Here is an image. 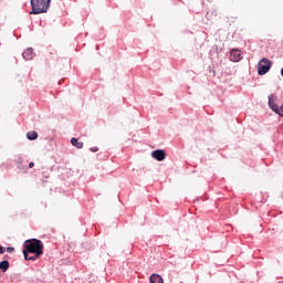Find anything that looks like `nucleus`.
Returning a JSON list of instances; mask_svg holds the SVG:
<instances>
[{
    "label": "nucleus",
    "mask_w": 283,
    "mask_h": 283,
    "mask_svg": "<svg viewBox=\"0 0 283 283\" xmlns=\"http://www.w3.org/2000/svg\"><path fill=\"white\" fill-rule=\"evenodd\" d=\"M50 3L52 0H31L30 14H43L50 10Z\"/></svg>",
    "instance_id": "nucleus-1"
},
{
    "label": "nucleus",
    "mask_w": 283,
    "mask_h": 283,
    "mask_svg": "<svg viewBox=\"0 0 283 283\" xmlns=\"http://www.w3.org/2000/svg\"><path fill=\"white\" fill-rule=\"evenodd\" d=\"M24 260H39L43 255V249H23Z\"/></svg>",
    "instance_id": "nucleus-2"
},
{
    "label": "nucleus",
    "mask_w": 283,
    "mask_h": 283,
    "mask_svg": "<svg viewBox=\"0 0 283 283\" xmlns=\"http://www.w3.org/2000/svg\"><path fill=\"white\" fill-rule=\"evenodd\" d=\"M271 61L266 57L262 59L258 64V74L259 76H264L271 70Z\"/></svg>",
    "instance_id": "nucleus-3"
},
{
    "label": "nucleus",
    "mask_w": 283,
    "mask_h": 283,
    "mask_svg": "<svg viewBox=\"0 0 283 283\" xmlns=\"http://www.w3.org/2000/svg\"><path fill=\"white\" fill-rule=\"evenodd\" d=\"M269 107L272 108V112H275V114H279V116L283 117V104L280 108H277V105L275 104V95L273 94L269 95Z\"/></svg>",
    "instance_id": "nucleus-4"
},
{
    "label": "nucleus",
    "mask_w": 283,
    "mask_h": 283,
    "mask_svg": "<svg viewBox=\"0 0 283 283\" xmlns=\"http://www.w3.org/2000/svg\"><path fill=\"white\" fill-rule=\"evenodd\" d=\"M24 249H43V243L39 239H29L24 241Z\"/></svg>",
    "instance_id": "nucleus-5"
},
{
    "label": "nucleus",
    "mask_w": 283,
    "mask_h": 283,
    "mask_svg": "<svg viewBox=\"0 0 283 283\" xmlns=\"http://www.w3.org/2000/svg\"><path fill=\"white\" fill-rule=\"evenodd\" d=\"M151 157L155 158V160L163 163V160L167 158V154H165V150L163 149H157L151 153Z\"/></svg>",
    "instance_id": "nucleus-6"
},
{
    "label": "nucleus",
    "mask_w": 283,
    "mask_h": 283,
    "mask_svg": "<svg viewBox=\"0 0 283 283\" xmlns=\"http://www.w3.org/2000/svg\"><path fill=\"white\" fill-rule=\"evenodd\" d=\"M241 54H240V50L238 49H232L230 51V61H233V63H238V61H241Z\"/></svg>",
    "instance_id": "nucleus-7"
},
{
    "label": "nucleus",
    "mask_w": 283,
    "mask_h": 283,
    "mask_svg": "<svg viewBox=\"0 0 283 283\" xmlns=\"http://www.w3.org/2000/svg\"><path fill=\"white\" fill-rule=\"evenodd\" d=\"M32 54H33V50L32 48H29L22 53V56L23 59H25V61H32L33 59Z\"/></svg>",
    "instance_id": "nucleus-8"
},
{
    "label": "nucleus",
    "mask_w": 283,
    "mask_h": 283,
    "mask_svg": "<svg viewBox=\"0 0 283 283\" xmlns=\"http://www.w3.org/2000/svg\"><path fill=\"white\" fill-rule=\"evenodd\" d=\"M71 145H73V147H76L77 149H83V142H78V139L75 137L71 139Z\"/></svg>",
    "instance_id": "nucleus-9"
},
{
    "label": "nucleus",
    "mask_w": 283,
    "mask_h": 283,
    "mask_svg": "<svg viewBox=\"0 0 283 283\" xmlns=\"http://www.w3.org/2000/svg\"><path fill=\"white\" fill-rule=\"evenodd\" d=\"M150 283H164L163 277L158 274L150 275Z\"/></svg>",
    "instance_id": "nucleus-10"
},
{
    "label": "nucleus",
    "mask_w": 283,
    "mask_h": 283,
    "mask_svg": "<svg viewBox=\"0 0 283 283\" xmlns=\"http://www.w3.org/2000/svg\"><path fill=\"white\" fill-rule=\"evenodd\" d=\"M27 138L29 140H36L39 138V134L34 130H31L27 134Z\"/></svg>",
    "instance_id": "nucleus-11"
},
{
    "label": "nucleus",
    "mask_w": 283,
    "mask_h": 283,
    "mask_svg": "<svg viewBox=\"0 0 283 283\" xmlns=\"http://www.w3.org/2000/svg\"><path fill=\"white\" fill-rule=\"evenodd\" d=\"M8 269H10V262H8V261L0 262V270L3 271V273H6V271H8Z\"/></svg>",
    "instance_id": "nucleus-12"
},
{
    "label": "nucleus",
    "mask_w": 283,
    "mask_h": 283,
    "mask_svg": "<svg viewBox=\"0 0 283 283\" xmlns=\"http://www.w3.org/2000/svg\"><path fill=\"white\" fill-rule=\"evenodd\" d=\"M91 151H93V153L98 151V147H92V148H91Z\"/></svg>",
    "instance_id": "nucleus-13"
},
{
    "label": "nucleus",
    "mask_w": 283,
    "mask_h": 283,
    "mask_svg": "<svg viewBox=\"0 0 283 283\" xmlns=\"http://www.w3.org/2000/svg\"><path fill=\"white\" fill-rule=\"evenodd\" d=\"M18 164H19V165H22V164H23V158L20 157V158L18 159Z\"/></svg>",
    "instance_id": "nucleus-14"
},
{
    "label": "nucleus",
    "mask_w": 283,
    "mask_h": 283,
    "mask_svg": "<svg viewBox=\"0 0 283 283\" xmlns=\"http://www.w3.org/2000/svg\"><path fill=\"white\" fill-rule=\"evenodd\" d=\"M6 253V249H0V255H3Z\"/></svg>",
    "instance_id": "nucleus-15"
},
{
    "label": "nucleus",
    "mask_w": 283,
    "mask_h": 283,
    "mask_svg": "<svg viewBox=\"0 0 283 283\" xmlns=\"http://www.w3.org/2000/svg\"><path fill=\"white\" fill-rule=\"evenodd\" d=\"M7 252H8V253H13V252H14V249H7Z\"/></svg>",
    "instance_id": "nucleus-16"
},
{
    "label": "nucleus",
    "mask_w": 283,
    "mask_h": 283,
    "mask_svg": "<svg viewBox=\"0 0 283 283\" xmlns=\"http://www.w3.org/2000/svg\"><path fill=\"white\" fill-rule=\"evenodd\" d=\"M32 167H34V163L31 161V163L29 164V168L32 169Z\"/></svg>",
    "instance_id": "nucleus-17"
},
{
    "label": "nucleus",
    "mask_w": 283,
    "mask_h": 283,
    "mask_svg": "<svg viewBox=\"0 0 283 283\" xmlns=\"http://www.w3.org/2000/svg\"><path fill=\"white\" fill-rule=\"evenodd\" d=\"M281 76H283V67L281 69Z\"/></svg>",
    "instance_id": "nucleus-18"
},
{
    "label": "nucleus",
    "mask_w": 283,
    "mask_h": 283,
    "mask_svg": "<svg viewBox=\"0 0 283 283\" xmlns=\"http://www.w3.org/2000/svg\"><path fill=\"white\" fill-rule=\"evenodd\" d=\"M7 249H14V248H12V247H8Z\"/></svg>",
    "instance_id": "nucleus-19"
},
{
    "label": "nucleus",
    "mask_w": 283,
    "mask_h": 283,
    "mask_svg": "<svg viewBox=\"0 0 283 283\" xmlns=\"http://www.w3.org/2000/svg\"><path fill=\"white\" fill-rule=\"evenodd\" d=\"M0 249H3V247L0 245Z\"/></svg>",
    "instance_id": "nucleus-20"
}]
</instances>
